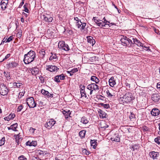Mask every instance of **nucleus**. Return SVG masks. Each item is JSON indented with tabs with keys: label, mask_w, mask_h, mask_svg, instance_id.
Instances as JSON below:
<instances>
[{
	"label": "nucleus",
	"mask_w": 160,
	"mask_h": 160,
	"mask_svg": "<svg viewBox=\"0 0 160 160\" xmlns=\"http://www.w3.org/2000/svg\"><path fill=\"white\" fill-rule=\"evenodd\" d=\"M122 44L124 46L129 47L132 46V42L130 40V37L129 38L126 36H123L120 39Z\"/></svg>",
	"instance_id": "3"
},
{
	"label": "nucleus",
	"mask_w": 160,
	"mask_h": 160,
	"mask_svg": "<svg viewBox=\"0 0 160 160\" xmlns=\"http://www.w3.org/2000/svg\"><path fill=\"white\" fill-rule=\"evenodd\" d=\"M62 112L66 118H68L70 116L71 113L70 110L66 111L63 110Z\"/></svg>",
	"instance_id": "25"
},
{
	"label": "nucleus",
	"mask_w": 160,
	"mask_h": 160,
	"mask_svg": "<svg viewBox=\"0 0 160 160\" xmlns=\"http://www.w3.org/2000/svg\"><path fill=\"white\" fill-rule=\"evenodd\" d=\"M48 91H46L45 90L42 89L41 91V93L44 96H46L47 95V92Z\"/></svg>",
	"instance_id": "52"
},
{
	"label": "nucleus",
	"mask_w": 160,
	"mask_h": 160,
	"mask_svg": "<svg viewBox=\"0 0 160 160\" xmlns=\"http://www.w3.org/2000/svg\"><path fill=\"white\" fill-rule=\"evenodd\" d=\"M130 40L132 42V46L134 44L137 45L138 46L141 47L143 46V44L136 38H134L132 37H130Z\"/></svg>",
	"instance_id": "12"
},
{
	"label": "nucleus",
	"mask_w": 160,
	"mask_h": 160,
	"mask_svg": "<svg viewBox=\"0 0 160 160\" xmlns=\"http://www.w3.org/2000/svg\"><path fill=\"white\" fill-rule=\"evenodd\" d=\"M23 7L24 8V11L25 12H28V11H29V10L28 9V8H27V7H26V6L25 4L24 6H23Z\"/></svg>",
	"instance_id": "60"
},
{
	"label": "nucleus",
	"mask_w": 160,
	"mask_h": 160,
	"mask_svg": "<svg viewBox=\"0 0 160 160\" xmlns=\"http://www.w3.org/2000/svg\"><path fill=\"white\" fill-rule=\"evenodd\" d=\"M43 16L44 18L43 19L45 21L48 22H51L53 19L49 15H47L46 16L43 15Z\"/></svg>",
	"instance_id": "20"
},
{
	"label": "nucleus",
	"mask_w": 160,
	"mask_h": 160,
	"mask_svg": "<svg viewBox=\"0 0 160 160\" xmlns=\"http://www.w3.org/2000/svg\"><path fill=\"white\" fill-rule=\"evenodd\" d=\"M15 116L14 114H10L8 116V117H9V118H10L11 120L13 119V118L15 117Z\"/></svg>",
	"instance_id": "54"
},
{
	"label": "nucleus",
	"mask_w": 160,
	"mask_h": 160,
	"mask_svg": "<svg viewBox=\"0 0 160 160\" xmlns=\"http://www.w3.org/2000/svg\"><path fill=\"white\" fill-rule=\"evenodd\" d=\"M46 96L48 98H52L53 97V94L50 93L48 91V92H47V95H46Z\"/></svg>",
	"instance_id": "43"
},
{
	"label": "nucleus",
	"mask_w": 160,
	"mask_h": 160,
	"mask_svg": "<svg viewBox=\"0 0 160 160\" xmlns=\"http://www.w3.org/2000/svg\"><path fill=\"white\" fill-rule=\"evenodd\" d=\"M129 118L131 121L133 120V119L135 118V114L133 112H131Z\"/></svg>",
	"instance_id": "33"
},
{
	"label": "nucleus",
	"mask_w": 160,
	"mask_h": 160,
	"mask_svg": "<svg viewBox=\"0 0 160 160\" xmlns=\"http://www.w3.org/2000/svg\"><path fill=\"white\" fill-rule=\"evenodd\" d=\"M141 47L146 48L147 49V50H146L147 51H151V49L149 48L150 47H146L145 46H143H143H141Z\"/></svg>",
	"instance_id": "61"
},
{
	"label": "nucleus",
	"mask_w": 160,
	"mask_h": 160,
	"mask_svg": "<svg viewBox=\"0 0 160 160\" xmlns=\"http://www.w3.org/2000/svg\"><path fill=\"white\" fill-rule=\"evenodd\" d=\"M151 113L154 116H157L160 114V111L158 108H154L152 109Z\"/></svg>",
	"instance_id": "18"
},
{
	"label": "nucleus",
	"mask_w": 160,
	"mask_h": 160,
	"mask_svg": "<svg viewBox=\"0 0 160 160\" xmlns=\"http://www.w3.org/2000/svg\"><path fill=\"white\" fill-rule=\"evenodd\" d=\"M155 142L158 144H160V137H158L154 139Z\"/></svg>",
	"instance_id": "42"
},
{
	"label": "nucleus",
	"mask_w": 160,
	"mask_h": 160,
	"mask_svg": "<svg viewBox=\"0 0 160 160\" xmlns=\"http://www.w3.org/2000/svg\"><path fill=\"white\" fill-rule=\"evenodd\" d=\"M56 123V121L53 119H51L49 121L45 123L44 125L46 128L50 129Z\"/></svg>",
	"instance_id": "11"
},
{
	"label": "nucleus",
	"mask_w": 160,
	"mask_h": 160,
	"mask_svg": "<svg viewBox=\"0 0 160 160\" xmlns=\"http://www.w3.org/2000/svg\"><path fill=\"white\" fill-rule=\"evenodd\" d=\"M80 92L81 97H84L86 98H88L89 95L87 93V92L85 90V86L83 84H80L79 85Z\"/></svg>",
	"instance_id": "8"
},
{
	"label": "nucleus",
	"mask_w": 160,
	"mask_h": 160,
	"mask_svg": "<svg viewBox=\"0 0 160 160\" xmlns=\"http://www.w3.org/2000/svg\"><path fill=\"white\" fill-rule=\"evenodd\" d=\"M8 3V0H2L0 2V5L2 9L4 10L7 8V6Z\"/></svg>",
	"instance_id": "14"
},
{
	"label": "nucleus",
	"mask_w": 160,
	"mask_h": 160,
	"mask_svg": "<svg viewBox=\"0 0 160 160\" xmlns=\"http://www.w3.org/2000/svg\"><path fill=\"white\" fill-rule=\"evenodd\" d=\"M13 39V37L12 36L9 37L6 40V42H8L11 41Z\"/></svg>",
	"instance_id": "53"
},
{
	"label": "nucleus",
	"mask_w": 160,
	"mask_h": 160,
	"mask_svg": "<svg viewBox=\"0 0 160 160\" xmlns=\"http://www.w3.org/2000/svg\"><path fill=\"white\" fill-rule=\"evenodd\" d=\"M95 18H96V17H94L93 18L92 20L96 23L97 25H98V23L99 22L102 21V20L99 19H95Z\"/></svg>",
	"instance_id": "41"
},
{
	"label": "nucleus",
	"mask_w": 160,
	"mask_h": 160,
	"mask_svg": "<svg viewBox=\"0 0 160 160\" xmlns=\"http://www.w3.org/2000/svg\"><path fill=\"white\" fill-rule=\"evenodd\" d=\"M17 85V88H20V87L22 85V84L20 82H16Z\"/></svg>",
	"instance_id": "59"
},
{
	"label": "nucleus",
	"mask_w": 160,
	"mask_h": 160,
	"mask_svg": "<svg viewBox=\"0 0 160 160\" xmlns=\"http://www.w3.org/2000/svg\"><path fill=\"white\" fill-rule=\"evenodd\" d=\"M134 99L132 93L130 92H127L122 97H121L118 99L119 103L124 104L130 102Z\"/></svg>",
	"instance_id": "1"
},
{
	"label": "nucleus",
	"mask_w": 160,
	"mask_h": 160,
	"mask_svg": "<svg viewBox=\"0 0 160 160\" xmlns=\"http://www.w3.org/2000/svg\"><path fill=\"white\" fill-rule=\"evenodd\" d=\"M81 24L82 25L81 26V28H80V30H83L86 26V23L85 22H82V23H81Z\"/></svg>",
	"instance_id": "47"
},
{
	"label": "nucleus",
	"mask_w": 160,
	"mask_h": 160,
	"mask_svg": "<svg viewBox=\"0 0 160 160\" xmlns=\"http://www.w3.org/2000/svg\"><path fill=\"white\" fill-rule=\"evenodd\" d=\"M22 140V139L21 138H16V142L17 143V144L18 145L19 144V140Z\"/></svg>",
	"instance_id": "58"
},
{
	"label": "nucleus",
	"mask_w": 160,
	"mask_h": 160,
	"mask_svg": "<svg viewBox=\"0 0 160 160\" xmlns=\"http://www.w3.org/2000/svg\"><path fill=\"white\" fill-rule=\"evenodd\" d=\"M60 79L61 80H63L65 78V76L63 74H62L59 75Z\"/></svg>",
	"instance_id": "51"
},
{
	"label": "nucleus",
	"mask_w": 160,
	"mask_h": 160,
	"mask_svg": "<svg viewBox=\"0 0 160 160\" xmlns=\"http://www.w3.org/2000/svg\"><path fill=\"white\" fill-rule=\"evenodd\" d=\"M51 54H52V55L49 58V60H51L54 59H56L57 58L55 54H53L52 52H51Z\"/></svg>",
	"instance_id": "35"
},
{
	"label": "nucleus",
	"mask_w": 160,
	"mask_h": 160,
	"mask_svg": "<svg viewBox=\"0 0 160 160\" xmlns=\"http://www.w3.org/2000/svg\"><path fill=\"white\" fill-rule=\"evenodd\" d=\"M30 160H41L38 157L33 156Z\"/></svg>",
	"instance_id": "50"
},
{
	"label": "nucleus",
	"mask_w": 160,
	"mask_h": 160,
	"mask_svg": "<svg viewBox=\"0 0 160 160\" xmlns=\"http://www.w3.org/2000/svg\"><path fill=\"white\" fill-rule=\"evenodd\" d=\"M26 102L27 104L30 108H34L36 106L37 103L35 102L34 99L32 97L28 98H27Z\"/></svg>",
	"instance_id": "4"
},
{
	"label": "nucleus",
	"mask_w": 160,
	"mask_h": 160,
	"mask_svg": "<svg viewBox=\"0 0 160 160\" xmlns=\"http://www.w3.org/2000/svg\"><path fill=\"white\" fill-rule=\"evenodd\" d=\"M150 157L153 159H158V158L159 156V153L158 152L153 151L149 153Z\"/></svg>",
	"instance_id": "15"
},
{
	"label": "nucleus",
	"mask_w": 160,
	"mask_h": 160,
	"mask_svg": "<svg viewBox=\"0 0 160 160\" xmlns=\"http://www.w3.org/2000/svg\"><path fill=\"white\" fill-rule=\"evenodd\" d=\"M98 58L96 56H94L92 57H91L89 60L93 62L94 63L96 62L97 60V59Z\"/></svg>",
	"instance_id": "31"
},
{
	"label": "nucleus",
	"mask_w": 160,
	"mask_h": 160,
	"mask_svg": "<svg viewBox=\"0 0 160 160\" xmlns=\"http://www.w3.org/2000/svg\"><path fill=\"white\" fill-rule=\"evenodd\" d=\"M111 140L112 141L119 142L120 141V138L118 134H114L111 138Z\"/></svg>",
	"instance_id": "16"
},
{
	"label": "nucleus",
	"mask_w": 160,
	"mask_h": 160,
	"mask_svg": "<svg viewBox=\"0 0 160 160\" xmlns=\"http://www.w3.org/2000/svg\"><path fill=\"white\" fill-rule=\"evenodd\" d=\"M36 130L35 129L33 128H30L29 129V131L30 132H32V133H34V131Z\"/></svg>",
	"instance_id": "64"
},
{
	"label": "nucleus",
	"mask_w": 160,
	"mask_h": 160,
	"mask_svg": "<svg viewBox=\"0 0 160 160\" xmlns=\"http://www.w3.org/2000/svg\"><path fill=\"white\" fill-rule=\"evenodd\" d=\"M36 56L34 51L31 50L27 54L24 55L23 61L25 64H28L32 62Z\"/></svg>",
	"instance_id": "2"
},
{
	"label": "nucleus",
	"mask_w": 160,
	"mask_h": 160,
	"mask_svg": "<svg viewBox=\"0 0 160 160\" xmlns=\"http://www.w3.org/2000/svg\"><path fill=\"white\" fill-rule=\"evenodd\" d=\"M98 112L99 114V117L100 118H103L106 117L107 114L103 111L100 109H99Z\"/></svg>",
	"instance_id": "23"
},
{
	"label": "nucleus",
	"mask_w": 160,
	"mask_h": 160,
	"mask_svg": "<svg viewBox=\"0 0 160 160\" xmlns=\"http://www.w3.org/2000/svg\"><path fill=\"white\" fill-rule=\"evenodd\" d=\"M18 127V124L17 123H14L12 125H11V128H12V130L14 131H16V128Z\"/></svg>",
	"instance_id": "32"
},
{
	"label": "nucleus",
	"mask_w": 160,
	"mask_h": 160,
	"mask_svg": "<svg viewBox=\"0 0 160 160\" xmlns=\"http://www.w3.org/2000/svg\"><path fill=\"white\" fill-rule=\"evenodd\" d=\"M90 142L91 145L92 146L93 148L95 149L97 146L96 144L97 143V140H95L94 139L93 140H91Z\"/></svg>",
	"instance_id": "27"
},
{
	"label": "nucleus",
	"mask_w": 160,
	"mask_h": 160,
	"mask_svg": "<svg viewBox=\"0 0 160 160\" xmlns=\"http://www.w3.org/2000/svg\"><path fill=\"white\" fill-rule=\"evenodd\" d=\"M109 83L110 86L112 87H113L116 84L115 80L114 79V78L112 77L109 79Z\"/></svg>",
	"instance_id": "22"
},
{
	"label": "nucleus",
	"mask_w": 160,
	"mask_h": 160,
	"mask_svg": "<svg viewBox=\"0 0 160 160\" xmlns=\"http://www.w3.org/2000/svg\"><path fill=\"white\" fill-rule=\"evenodd\" d=\"M37 152L38 154L40 155H42L43 156H44L46 154V153L45 151H42L40 150H38Z\"/></svg>",
	"instance_id": "36"
},
{
	"label": "nucleus",
	"mask_w": 160,
	"mask_h": 160,
	"mask_svg": "<svg viewBox=\"0 0 160 160\" xmlns=\"http://www.w3.org/2000/svg\"><path fill=\"white\" fill-rule=\"evenodd\" d=\"M81 122L84 124H86L88 123V121L86 117H83L81 118Z\"/></svg>",
	"instance_id": "29"
},
{
	"label": "nucleus",
	"mask_w": 160,
	"mask_h": 160,
	"mask_svg": "<svg viewBox=\"0 0 160 160\" xmlns=\"http://www.w3.org/2000/svg\"><path fill=\"white\" fill-rule=\"evenodd\" d=\"M87 88V89L90 90L89 94L91 95L92 94L93 91H96L99 89V86L94 83H92L88 85Z\"/></svg>",
	"instance_id": "5"
},
{
	"label": "nucleus",
	"mask_w": 160,
	"mask_h": 160,
	"mask_svg": "<svg viewBox=\"0 0 160 160\" xmlns=\"http://www.w3.org/2000/svg\"><path fill=\"white\" fill-rule=\"evenodd\" d=\"M101 106L103 107L104 108L108 109L110 108L109 105V104H104L103 103H101Z\"/></svg>",
	"instance_id": "38"
},
{
	"label": "nucleus",
	"mask_w": 160,
	"mask_h": 160,
	"mask_svg": "<svg viewBox=\"0 0 160 160\" xmlns=\"http://www.w3.org/2000/svg\"><path fill=\"white\" fill-rule=\"evenodd\" d=\"M102 20H103V22L104 24H107V23L108 22V23H109V22L107 21L105 18V17L103 18L102 19Z\"/></svg>",
	"instance_id": "63"
},
{
	"label": "nucleus",
	"mask_w": 160,
	"mask_h": 160,
	"mask_svg": "<svg viewBox=\"0 0 160 160\" xmlns=\"http://www.w3.org/2000/svg\"><path fill=\"white\" fill-rule=\"evenodd\" d=\"M18 159L19 160H27V158H25L24 156L23 155H22L21 156H20L18 158Z\"/></svg>",
	"instance_id": "48"
},
{
	"label": "nucleus",
	"mask_w": 160,
	"mask_h": 160,
	"mask_svg": "<svg viewBox=\"0 0 160 160\" xmlns=\"http://www.w3.org/2000/svg\"><path fill=\"white\" fill-rule=\"evenodd\" d=\"M74 20L76 21V23H78L79 22L81 21V20L78 19L77 17H74Z\"/></svg>",
	"instance_id": "57"
},
{
	"label": "nucleus",
	"mask_w": 160,
	"mask_h": 160,
	"mask_svg": "<svg viewBox=\"0 0 160 160\" xmlns=\"http://www.w3.org/2000/svg\"><path fill=\"white\" fill-rule=\"evenodd\" d=\"M91 80L94 82L95 83L98 84L100 81L99 79L95 76H92L91 78Z\"/></svg>",
	"instance_id": "26"
},
{
	"label": "nucleus",
	"mask_w": 160,
	"mask_h": 160,
	"mask_svg": "<svg viewBox=\"0 0 160 160\" xmlns=\"http://www.w3.org/2000/svg\"><path fill=\"white\" fill-rule=\"evenodd\" d=\"M5 76L7 78H8L9 79H10L11 78L10 74L9 72H7V73L5 75Z\"/></svg>",
	"instance_id": "55"
},
{
	"label": "nucleus",
	"mask_w": 160,
	"mask_h": 160,
	"mask_svg": "<svg viewBox=\"0 0 160 160\" xmlns=\"http://www.w3.org/2000/svg\"><path fill=\"white\" fill-rule=\"evenodd\" d=\"M11 54L10 53L8 54L1 61L2 62L4 60L8 59L10 57V56Z\"/></svg>",
	"instance_id": "46"
},
{
	"label": "nucleus",
	"mask_w": 160,
	"mask_h": 160,
	"mask_svg": "<svg viewBox=\"0 0 160 160\" xmlns=\"http://www.w3.org/2000/svg\"><path fill=\"white\" fill-rule=\"evenodd\" d=\"M108 25V24H104V23L103 22V21L102 20V21H101L100 22H99L98 23V26L99 27H105L106 25Z\"/></svg>",
	"instance_id": "37"
},
{
	"label": "nucleus",
	"mask_w": 160,
	"mask_h": 160,
	"mask_svg": "<svg viewBox=\"0 0 160 160\" xmlns=\"http://www.w3.org/2000/svg\"><path fill=\"white\" fill-rule=\"evenodd\" d=\"M5 138L3 137L0 140V146L4 144L5 143Z\"/></svg>",
	"instance_id": "40"
},
{
	"label": "nucleus",
	"mask_w": 160,
	"mask_h": 160,
	"mask_svg": "<svg viewBox=\"0 0 160 160\" xmlns=\"http://www.w3.org/2000/svg\"><path fill=\"white\" fill-rule=\"evenodd\" d=\"M139 145L138 144H136L132 146V148L133 149L132 151H135L139 149Z\"/></svg>",
	"instance_id": "34"
},
{
	"label": "nucleus",
	"mask_w": 160,
	"mask_h": 160,
	"mask_svg": "<svg viewBox=\"0 0 160 160\" xmlns=\"http://www.w3.org/2000/svg\"><path fill=\"white\" fill-rule=\"evenodd\" d=\"M78 71V68H76L72 69L70 71H68L67 72V73L70 74V76H72L75 72H77Z\"/></svg>",
	"instance_id": "24"
},
{
	"label": "nucleus",
	"mask_w": 160,
	"mask_h": 160,
	"mask_svg": "<svg viewBox=\"0 0 160 160\" xmlns=\"http://www.w3.org/2000/svg\"><path fill=\"white\" fill-rule=\"evenodd\" d=\"M26 145L29 146H36L37 145V142L35 141H32L31 142L30 141H29L27 142L26 143Z\"/></svg>",
	"instance_id": "21"
},
{
	"label": "nucleus",
	"mask_w": 160,
	"mask_h": 160,
	"mask_svg": "<svg viewBox=\"0 0 160 160\" xmlns=\"http://www.w3.org/2000/svg\"><path fill=\"white\" fill-rule=\"evenodd\" d=\"M143 129L144 131H149V129L147 127L145 126H144L143 127Z\"/></svg>",
	"instance_id": "56"
},
{
	"label": "nucleus",
	"mask_w": 160,
	"mask_h": 160,
	"mask_svg": "<svg viewBox=\"0 0 160 160\" xmlns=\"http://www.w3.org/2000/svg\"><path fill=\"white\" fill-rule=\"evenodd\" d=\"M86 131L84 130L81 131L79 132V135L81 138H82L85 137Z\"/></svg>",
	"instance_id": "30"
},
{
	"label": "nucleus",
	"mask_w": 160,
	"mask_h": 160,
	"mask_svg": "<svg viewBox=\"0 0 160 160\" xmlns=\"http://www.w3.org/2000/svg\"><path fill=\"white\" fill-rule=\"evenodd\" d=\"M82 152L83 153L87 155H88L90 153V152L85 149H83L82 151Z\"/></svg>",
	"instance_id": "44"
},
{
	"label": "nucleus",
	"mask_w": 160,
	"mask_h": 160,
	"mask_svg": "<svg viewBox=\"0 0 160 160\" xmlns=\"http://www.w3.org/2000/svg\"><path fill=\"white\" fill-rule=\"evenodd\" d=\"M54 80L57 83H59L60 82L59 75H57L54 77Z\"/></svg>",
	"instance_id": "39"
},
{
	"label": "nucleus",
	"mask_w": 160,
	"mask_h": 160,
	"mask_svg": "<svg viewBox=\"0 0 160 160\" xmlns=\"http://www.w3.org/2000/svg\"><path fill=\"white\" fill-rule=\"evenodd\" d=\"M18 65V63L15 61L10 62L6 64V67L8 69H13L16 68Z\"/></svg>",
	"instance_id": "10"
},
{
	"label": "nucleus",
	"mask_w": 160,
	"mask_h": 160,
	"mask_svg": "<svg viewBox=\"0 0 160 160\" xmlns=\"http://www.w3.org/2000/svg\"><path fill=\"white\" fill-rule=\"evenodd\" d=\"M151 99L155 103H157L160 101V95L158 93H152L151 96Z\"/></svg>",
	"instance_id": "9"
},
{
	"label": "nucleus",
	"mask_w": 160,
	"mask_h": 160,
	"mask_svg": "<svg viewBox=\"0 0 160 160\" xmlns=\"http://www.w3.org/2000/svg\"><path fill=\"white\" fill-rule=\"evenodd\" d=\"M81 23H82V22L81 21L79 22H78V23H76V26H77L78 28H81L82 25L81 24Z\"/></svg>",
	"instance_id": "49"
},
{
	"label": "nucleus",
	"mask_w": 160,
	"mask_h": 160,
	"mask_svg": "<svg viewBox=\"0 0 160 160\" xmlns=\"http://www.w3.org/2000/svg\"><path fill=\"white\" fill-rule=\"evenodd\" d=\"M106 92L108 96L112 97L113 96V95L111 94V93H110L109 91L108 90Z\"/></svg>",
	"instance_id": "62"
},
{
	"label": "nucleus",
	"mask_w": 160,
	"mask_h": 160,
	"mask_svg": "<svg viewBox=\"0 0 160 160\" xmlns=\"http://www.w3.org/2000/svg\"><path fill=\"white\" fill-rule=\"evenodd\" d=\"M58 48L61 50L68 51L70 50L69 46L63 41H60L58 43Z\"/></svg>",
	"instance_id": "6"
},
{
	"label": "nucleus",
	"mask_w": 160,
	"mask_h": 160,
	"mask_svg": "<svg viewBox=\"0 0 160 160\" xmlns=\"http://www.w3.org/2000/svg\"><path fill=\"white\" fill-rule=\"evenodd\" d=\"M23 108V106L22 105H20V106H19L17 109V111L18 112H20L22 109Z\"/></svg>",
	"instance_id": "45"
},
{
	"label": "nucleus",
	"mask_w": 160,
	"mask_h": 160,
	"mask_svg": "<svg viewBox=\"0 0 160 160\" xmlns=\"http://www.w3.org/2000/svg\"><path fill=\"white\" fill-rule=\"evenodd\" d=\"M9 91V89L3 83L0 85V94L3 96L7 95Z\"/></svg>",
	"instance_id": "7"
},
{
	"label": "nucleus",
	"mask_w": 160,
	"mask_h": 160,
	"mask_svg": "<svg viewBox=\"0 0 160 160\" xmlns=\"http://www.w3.org/2000/svg\"><path fill=\"white\" fill-rule=\"evenodd\" d=\"M88 42L91 44L93 46L95 43V40L93 39V37L91 36H88L87 37Z\"/></svg>",
	"instance_id": "19"
},
{
	"label": "nucleus",
	"mask_w": 160,
	"mask_h": 160,
	"mask_svg": "<svg viewBox=\"0 0 160 160\" xmlns=\"http://www.w3.org/2000/svg\"><path fill=\"white\" fill-rule=\"evenodd\" d=\"M29 70L31 72L32 75H36L39 72V70L38 68L35 67L29 69Z\"/></svg>",
	"instance_id": "17"
},
{
	"label": "nucleus",
	"mask_w": 160,
	"mask_h": 160,
	"mask_svg": "<svg viewBox=\"0 0 160 160\" xmlns=\"http://www.w3.org/2000/svg\"><path fill=\"white\" fill-rule=\"evenodd\" d=\"M39 53L40 54V58H43L45 54V50L44 49H42L39 51Z\"/></svg>",
	"instance_id": "28"
},
{
	"label": "nucleus",
	"mask_w": 160,
	"mask_h": 160,
	"mask_svg": "<svg viewBox=\"0 0 160 160\" xmlns=\"http://www.w3.org/2000/svg\"><path fill=\"white\" fill-rule=\"evenodd\" d=\"M46 70L51 72H53L57 71L59 68L55 66L49 65L47 66Z\"/></svg>",
	"instance_id": "13"
}]
</instances>
